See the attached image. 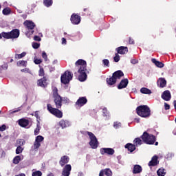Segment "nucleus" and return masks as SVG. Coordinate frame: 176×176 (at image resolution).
Here are the masks:
<instances>
[{"label":"nucleus","instance_id":"42","mask_svg":"<svg viewBox=\"0 0 176 176\" xmlns=\"http://www.w3.org/2000/svg\"><path fill=\"white\" fill-rule=\"evenodd\" d=\"M32 176H42V172L41 170L33 172Z\"/></svg>","mask_w":176,"mask_h":176},{"label":"nucleus","instance_id":"44","mask_svg":"<svg viewBox=\"0 0 176 176\" xmlns=\"http://www.w3.org/2000/svg\"><path fill=\"white\" fill-rule=\"evenodd\" d=\"M34 64H36V65L41 64L42 63V60L41 59H38L36 58H34Z\"/></svg>","mask_w":176,"mask_h":176},{"label":"nucleus","instance_id":"10","mask_svg":"<svg viewBox=\"0 0 176 176\" xmlns=\"http://www.w3.org/2000/svg\"><path fill=\"white\" fill-rule=\"evenodd\" d=\"M101 155H112L115 153V150L112 148H101L100 149Z\"/></svg>","mask_w":176,"mask_h":176},{"label":"nucleus","instance_id":"39","mask_svg":"<svg viewBox=\"0 0 176 176\" xmlns=\"http://www.w3.org/2000/svg\"><path fill=\"white\" fill-rule=\"evenodd\" d=\"M105 175L107 176H112V171L109 168H106L104 170H103Z\"/></svg>","mask_w":176,"mask_h":176},{"label":"nucleus","instance_id":"48","mask_svg":"<svg viewBox=\"0 0 176 176\" xmlns=\"http://www.w3.org/2000/svg\"><path fill=\"white\" fill-rule=\"evenodd\" d=\"M131 63L133 65L138 64V59H131Z\"/></svg>","mask_w":176,"mask_h":176},{"label":"nucleus","instance_id":"30","mask_svg":"<svg viewBox=\"0 0 176 176\" xmlns=\"http://www.w3.org/2000/svg\"><path fill=\"white\" fill-rule=\"evenodd\" d=\"M140 92L142 94H152V91H151V89L146 87L141 88Z\"/></svg>","mask_w":176,"mask_h":176},{"label":"nucleus","instance_id":"57","mask_svg":"<svg viewBox=\"0 0 176 176\" xmlns=\"http://www.w3.org/2000/svg\"><path fill=\"white\" fill-rule=\"evenodd\" d=\"M19 111H20V109H16V110L11 111L10 113H12V114L16 113V112H19Z\"/></svg>","mask_w":176,"mask_h":176},{"label":"nucleus","instance_id":"32","mask_svg":"<svg viewBox=\"0 0 176 176\" xmlns=\"http://www.w3.org/2000/svg\"><path fill=\"white\" fill-rule=\"evenodd\" d=\"M2 13L4 16H8L12 13V10L9 7H7L3 10Z\"/></svg>","mask_w":176,"mask_h":176},{"label":"nucleus","instance_id":"52","mask_svg":"<svg viewBox=\"0 0 176 176\" xmlns=\"http://www.w3.org/2000/svg\"><path fill=\"white\" fill-rule=\"evenodd\" d=\"M120 126V122H114L113 124V126L116 127V129H118V127H119Z\"/></svg>","mask_w":176,"mask_h":176},{"label":"nucleus","instance_id":"60","mask_svg":"<svg viewBox=\"0 0 176 176\" xmlns=\"http://www.w3.org/2000/svg\"><path fill=\"white\" fill-rule=\"evenodd\" d=\"M47 176H54V174L50 173H49V174L47 175Z\"/></svg>","mask_w":176,"mask_h":176},{"label":"nucleus","instance_id":"63","mask_svg":"<svg viewBox=\"0 0 176 176\" xmlns=\"http://www.w3.org/2000/svg\"><path fill=\"white\" fill-rule=\"evenodd\" d=\"M153 37L154 38V39L156 38V35H153Z\"/></svg>","mask_w":176,"mask_h":176},{"label":"nucleus","instance_id":"25","mask_svg":"<svg viewBox=\"0 0 176 176\" xmlns=\"http://www.w3.org/2000/svg\"><path fill=\"white\" fill-rule=\"evenodd\" d=\"M125 148L126 149H128L129 152H134V151L135 150V144H133L131 143H128L125 145Z\"/></svg>","mask_w":176,"mask_h":176},{"label":"nucleus","instance_id":"29","mask_svg":"<svg viewBox=\"0 0 176 176\" xmlns=\"http://www.w3.org/2000/svg\"><path fill=\"white\" fill-rule=\"evenodd\" d=\"M25 56H27V52H22L21 54H14V58L16 60H20V58H23L24 57H25Z\"/></svg>","mask_w":176,"mask_h":176},{"label":"nucleus","instance_id":"24","mask_svg":"<svg viewBox=\"0 0 176 176\" xmlns=\"http://www.w3.org/2000/svg\"><path fill=\"white\" fill-rule=\"evenodd\" d=\"M17 142H19V146L16 149V154L20 155V153H23V147H21V146L24 145V144L23 143V142H21V140L17 141Z\"/></svg>","mask_w":176,"mask_h":176},{"label":"nucleus","instance_id":"58","mask_svg":"<svg viewBox=\"0 0 176 176\" xmlns=\"http://www.w3.org/2000/svg\"><path fill=\"white\" fill-rule=\"evenodd\" d=\"M35 8H36V5L32 4V9H35Z\"/></svg>","mask_w":176,"mask_h":176},{"label":"nucleus","instance_id":"55","mask_svg":"<svg viewBox=\"0 0 176 176\" xmlns=\"http://www.w3.org/2000/svg\"><path fill=\"white\" fill-rule=\"evenodd\" d=\"M35 117L36 118V119H39V113H38V111L35 112Z\"/></svg>","mask_w":176,"mask_h":176},{"label":"nucleus","instance_id":"27","mask_svg":"<svg viewBox=\"0 0 176 176\" xmlns=\"http://www.w3.org/2000/svg\"><path fill=\"white\" fill-rule=\"evenodd\" d=\"M152 63H153V64H155V65H156V67H157L158 68H163V67H164V63L157 60L155 58H153L151 60Z\"/></svg>","mask_w":176,"mask_h":176},{"label":"nucleus","instance_id":"11","mask_svg":"<svg viewBox=\"0 0 176 176\" xmlns=\"http://www.w3.org/2000/svg\"><path fill=\"white\" fill-rule=\"evenodd\" d=\"M43 140H45L43 136L38 135L34 142V149H38V148L41 146V142H42Z\"/></svg>","mask_w":176,"mask_h":176},{"label":"nucleus","instance_id":"1","mask_svg":"<svg viewBox=\"0 0 176 176\" xmlns=\"http://www.w3.org/2000/svg\"><path fill=\"white\" fill-rule=\"evenodd\" d=\"M76 67H78V73L79 74L78 79L80 82H85L87 79V63L83 59H78L75 63Z\"/></svg>","mask_w":176,"mask_h":176},{"label":"nucleus","instance_id":"35","mask_svg":"<svg viewBox=\"0 0 176 176\" xmlns=\"http://www.w3.org/2000/svg\"><path fill=\"white\" fill-rule=\"evenodd\" d=\"M39 124H41V122L38 121L36 128L34 130V135H38V134H39V131L41 130V126H39Z\"/></svg>","mask_w":176,"mask_h":176},{"label":"nucleus","instance_id":"13","mask_svg":"<svg viewBox=\"0 0 176 176\" xmlns=\"http://www.w3.org/2000/svg\"><path fill=\"white\" fill-rule=\"evenodd\" d=\"M127 85H129V79H122L118 85V89L119 90H122V89H126V87H127Z\"/></svg>","mask_w":176,"mask_h":176},{"label":"nucleus","instance_id":"3","mask_svg":"<svg viewBox=\"0 0 176 176\" xmlns=\"http://www.w3.org/2000/svg\"><path fill=\"white\" fill-rule=\"evenodd\" d=\"M140 138H142L143 142L147 144V145H153V144H155V146L159 145V142H156V136L153 134H149L146 131L143 133Z\"/></svg>","mask_w":176,"mask_h":176},{"label":"nucleus","instance_id":"54","mask_svg":"<svg viewBox=\"0 0 176 176\" xmlns=\"http://www.w3.org/2000/svg\"><path fill=\"white\" fill-rule=\"evenodd\" d=\"M62 43L63 45L67 43V39H65V38H62Z\"/></svg>","mask_w":176,"mask_h":176},{"label":"nucleus","instance_id":"50","mask_svg":"<svg viewBox=\"0 0 176 176\" xmlns=\"http://www.w3.org/2000/svg\"><path fill=\"white\" fill-rule=\"evenodd\" d=\"M6 130V125L3 124L1 126H0V131H5Z\"/></svg>","mask_w":176,"mask_h":176},{"label":"nucleus","instance_id":"2","mask_svg":"<svg viewBox=\"0 0 176 176\" xmlns=\"http://www.w3.org/2000/svg\"><path fill=\"white\" fill-rule=\"evenodd\" d=\"M52 97L54 98V102L55 104L56 108H61L63 104H68L69 100L65 97L63 98L60 94H58V89L54 87L52 88Z\"/></svg>","mask_w":176,"mask_h":176},{"label":"nucleus","instance_id":"49","mask_svg":"<svg viewBox=\"0 0 176 176\" xmlns=\"http://www.w3.org/2000/svg\"><path fill=\"white\" fill-rule=\"evenodd\" d=\"M102 112H103V115H104V116H107L108 115V110L107 109V108H104L102 109Z\"/></svg>","mask_w":176,"mask_h":176},{"label":"nucleus","instance_id":"40","mask_svg":"<svg viewBox=\"0 0 176 176\" xmlns=\"http://www.w3.org/2000/svg\"><path fill=\"white\" fill-rule=\"evenodd\" d=\"M113 61H115V63H119V61H120V56H119V54H116L115 56L113 57Z\"/></svg>","mask_w":176,"mask_h":176},{"label":"nucleus","instance_id":"38","mask_svg":"<svg viewBox=\"0 0 176 176\" xmlns=\"http://www.w3.org/2000/svg\"><path fill=\"white\" fill-rule=\"evenodd\" d=\"M102 63L104 67H106L107 68L109 67V60H108V59H103L102 60Z\"/></svg>","mask_w":176,"mask_h":176},{"label":"nucleus","instance_id":"62","mask_svg":"<svg viewBox=\"0 0 176 176\" xmlns=\"http://www.w3.org/2000/svg\"><path fill=\"white\" fill-rule=\"evenodd\" d=\"M87 10H89V8H85L84 9V12H87Z\"/></svg>","mask_w":176,"mask_h":176},{"label":"nucleus","instance_id":"9","mask_svg":"<svg viewBox=\"0 0 176 176\" xmlns=\"http://www.w3.org/2000/svg\"><path fill=\"white\" fill-rule=\"evenodd\" d=\"M86 104H87V98H86V96H84L80 97L76 102L75 105L79 107L80 108H82V107H83V105H86Z\"/></svg>","mask_w":176,"mask_h":176},{"label":"nucleus","instance_id":"17","mask_svg":"<svg viewBox=\"0 0 176 176\" xmlns=\"http://www.w3.org/2000/svg\"><path fill=\"white\" fill-rule=\"evenodd\" d=\"M157 159H159L157 155H154L148 164L149 167H155V166H157V164H159V160H157Z\"/></svg>","mask_w":176,"mask_h":176},{"label":"nucleus","instance_id":"47","mask_svg":"<svg viewBox=\"0 0 176 176\" xmlns=\"http://www.w3.org/2000/svg\"><path fill=\"white\" fill-rule=\"evenodd\" d=\"M164 109H165V111H168V109H170V104L165 102L164 103Z\"/></svg>","mask_w":176,"mask_h":176},{"label":"nucleus","instance_id":"56","mask_svg":"<svg viewBox=\"0 0 176 176\" xmlns=\"http://www.w3.org/2000/svg\"><path fill=\"white\" fill-rule=\"evenodd\" d=\"M99 176H104V170H100Z\"/></svg>","mask_w":176,"mask_h":176},{"label":"nucleus","instance_id":"59","mask_svg":"<svg viewBox=\"0 0 176 176\" xmlns=\"http://www.w3.org/2000/svg\"><path fill=\"white\" fill-rule=\"evenodd\" d=\"M173 134H174V135H176V128L173 131Z\"/></svg>","mask_w":176,"mask_h":176},{"label":"nucleus","instance_id":"19","mask_svg":"<svg viewBox=\"0 0 176 176\" xmlns=\"http://www.w3.org/2000/svg\"><path fill=\"white\" fill-rule=\"evenodd\" d=\"M157 85L158 87H160V89H163V87H166L167 85V81L164 78H160L157 81Z\"/></svg>","mask_w":176,"mask_h":176},{"label":"nucleus","instance_id":"8","mask_svg":"<svg viewBox=\"0 0 176 176\" xmlns=\"http://www.w3.org/2000/svg\"><path fill=\"white\" fill-rule=\"evenodd\" d=\"M72 80V74L71 72H65L60 77V82L63 85H68Z\"/></svg>","mask_w":176,"mask_h":176},{"label":"nucleus","instance_id":"45","mask_svg":"<svg viewBox=\"0 0 176 176\" xmlns=\"http://www.w3.org/2000/svg\"><path fill=\"white\" fill-rule=\"evenodd\" d=\"M42 57L45 61H47V54L45 52H42Z\"/></svg>","mask_w":176,"mask_h":176},{"label":"nucleus","instance_id":"14","mask_svg":"<svg viewBox=\"0 0 176 176\" xmlns=\"http://www.w3.org/2000/svg\"><path fill=\"white\" fill-rule=\"evenodd\" d=\"M69 162V157L68 155H63L61 157L59 164L61 166V167H64L65 164H67V163Z\"/></svg>","mask_w":176,"mask_h":176},{"label":"nucleus","instance_id":"21","mask_svg":"<svg viewBox=\"0 0 176 176\" xmlns=\"http://www.w3.org/2000/svg\"><path fill=\"white\" fill-rule=\"evenodd\" d=\"M112 76L116 80H118V79H121L122 77L124 76V74L123 72H122V70H118L113 73Z\"/></svg>","mask_w":176,"mask_h":176},{"label":"nucleus","instance_id":"31","mask_svg":"<svg viewBox=\"0 0 176 176\" xmlns=\"http://www.w3.org/2000/svg\"><path fill=\"white\" fill-rule=\"evenodd\" d=\"M133 143H134L135 146H138V145H142V140L140 138H136L133 140Z\"/></svg>","mask_w":176,"mask_h":176},{"label":"nucleus","instance_id":"43","mask_svg":"<svg viewBox=\"0 0 176 176\" xmlns=\"http://www.w3.org/2000/svg\"><path fill=\"white\" fill-rule=\"evenodd\" d=\"M41 46L40 43H32V47L33 49H39V47Z\"/></svg>","mask_w":176,"mask_h":176},{"label":"nucleus","instance_id":"26","mask_svg":"<svg viewBox=\"0 0 176 176\" xmlns=\"http://www.w3.org/2000/svg\"><path fill=\"white\" fill-rule=\"evenodd\" d=\"M142 172V167L140 165H135L133 166V174H140Z\"/></svg>","mask_w":176,"mask_h":176},{"label":"nucleus","instance_id":"33","mask_svg":"<svg viewBox=\"0 0 176 176\" xmlns=\"http://www.w3.org/2000/svg\"><path fill=\"white\" fill-rule=\"evenodd\" d=\"M21 162V156L16 155L13 159V163L14 164H19Z\"/></svg>","mask_w":176,"mask_h":176},{"label":"nucleus","instance_id":"41","mask_svg":"<svg viewBox=\"0 0 176 176\" xmlns=\"http://www.w3.org/2000/svg\"><path fill=\"white\" fill-rule=\"evenodd\" d=\"M38 75L39 76H45V69H43V67L40 68Z\"/></svg>","mask_w":176,"mask_h":176},{"label":"nucleus","instance_id":"37","mask_svg":"<svg viewBox=\"0 0 176 176\" xmlns=\"http://www.w3.org/2000/svg\"><path fill=\"white\" fill-rule=\"evenodd\" d=\"M157 174L158 176H164V175H166V173H164V169H162V168H160L157 171Z\"/></svg>","mask_w":176,"mask_h":176},{"label":"nucleus","instance_id":"6","mask_svg":"<svg viewBox=\"0 0 176 176\" xmlns=\"http://www.w3.org/2000/svg\"><path fill=\"white\" fill-rule=\"evenodd\" d=\"M47 109L50 113L54 115V116H56V118H58V119H61V118L63 116V111L60 110L61 108H54L50 104H47Z\"/></svg>","mask_w":176,"mask_h":176},{"label":"nucleus","instance_id":"23","mask_svg":"<svg viewBox=\"0 0 176 176\" xmlns=\"http://www.w3.org/2000/svg\"><path fill=\"white\" fill-rule=\"evenodd\" d=\"M106 81L109 86H113V85H115L117 82L116 79L114 78L113 76L110 78H107Z\"/></svg>","mask_w":176,"mask_h":176},{"label":"nucleus","instance_id":"36","mask_svg":"<svg viewBox=\"0 0 176 176\" xmlns=\"http://www.w3.org/2000/svg\"><path fill=\"white\" fill-rule=\"evenodd\" d=\"M18 67H20L22 65V67H27V61L26 60H19L17 63Z\"/></svg>","mask_w":176,"mask_h":176},{"label":"nucleus","instance_id":"7","mask_svg":"<svg viewBox=\"0 0 176 176\" xmlns=\"http://www.w3.org/2000/svg\"><path fill=\"white\" fill-rule=\"evenodd\" d=\"M87 134H88L90 142L89 145L92 149H97L98 148V140H97V137H96V135H94L93 133L87 131Z\"/></svg>","mask_w":176,"mask_h":176},{"label":"nucleus","instance_id":"15","mask_svg":"<svg viewBox=\"0 0 176 176\" xmlns=\"http://www.w3.org/2000/svg\"><path fill=\"white\" fill-rule=\"evenodd\" d=\"M38 86L40 87H47V78L46 77L42 78L37 81Z\"/></svg>","mask_w":176,"mask_h":176},{"label":"nucleus","instance_id":"61","mask_svg":"<svg viewBox=\"0 0 176 176\" xmlns=\"http://www.w3.org/2000/svg\"><path fill=\"white\" fill-rule=\"evenodd\" d=\"M57 63H58L57 60H55L53 61V64H57Z\"/></svg>","mask_w":176,"mask_h":176},{"label":"nucleus","instance_id":"18","mask_svg":"<svg viewBox=\"0 0 176 176\" xmlns=\"http://www.w3.org/2000/svg\"><path fill=\"white\" fill-rule=\"evenodd\" d=\"M117 54H126L129 53V48L124 46H120L116 48Z\"/></svg>","mask_w":176,"mask_h":176},{"label":"nucleus","instance_id":"28","mask_svg":"<svg viewBox=\"0 0 176 176\" xmlns=\"http://www.w3.org/2000/svg\"><path fill=\"white\" fill-rule=\"evenodd\" d=\"M59 124H60V127H62V129H65V127H67V126H68V124H69V122H68V120H61L59 122Z\"/></svg>","mask_w":176,"mask_h":176},{"label":"nucleus","instance_id":"46","mask_svg":"<svg viewBox=\"0 0 176 176\" xmlns=\"http://www.w3.org/2000/svg\"><path fill=\"white\" fill-rule=\"evenodd\" d=\"M34 41H36V42H41V41H42V38H41L39 36H34Z\"/></svg>","mask_w":176,"mask_h":176},{"label":"nucleus","instance_id":"51","mask_svg":"<svg viewBox=\"0 0 176 176\" xmlns=\"http://www.w3.org/2000/svg\"><path fill=\"white\" fill-rule=\"evenodd\" d=\"M129 45H134V39L131 38V37H129Z\"/></svg>","mask_w":176,"mask_h":176},{"label":"nucleus","instance_id":"34","mask_svg":"<svg viewBox=\"0 0 176 176\" xmlns=\"http://www.w3.org/2000/svg\"><path fill=\"white\" fill-rule=\"evenodd\" d=\"M43 4L47 8H50L53 5V0H43Z\"/></svg>","mask_w":176,"mask_h":176},{"label":"nucleus","instance_id":"22","mask_svg":"<svg viewBox=\"0 0 176 176\" xmlns=\"http://www.w3.org/2000/svg\"><path fill=\"white\" fill-rule=\"evenodd\" d=\"M23 25H25L28 30H34V28H35V23L31 21H25L23 23Z\"/></svg>","mask_w":176,"mask_h":176},{"label":"nucleus","instance_id":"5","mask_svg":"<svg viewBox=\"0 0 176 176\" xmlns=\"http://www.w3.org/2000/svg\"><path fill=\"white\" fill-rule=\"evenodd\" d=\"M136 113L141 118H149L151 116V109L148 105H140L136 108Z\"/></svg>","mask_w":176,"mask_h":176},{"label":"nucleus","instance_id":"20","mask_svg":"<svg viewBox=\"0 0 176 176\" xmlns=\"http://www.w3.org/2000/svg\"><path fill=\"white\" fill-rule=\"evenodd\" d=\"M162 98L164 101H170L171 100V93H170V91H164L162 94Z\"/></svg>","mask_w":176,"mask_h":176},{"label":"nucleus","instance_id":"4","mask_svg":"<svg viewBox=\"0 0 176 176\" xmlns=\"http://www.w3.org/2000/svg\"><path fill=\"white\" fill-rule=\"evenodd\" d=\"M20 36V30L19 29H13L11 32H3L0 34V39H16Z\"/></svg>","mask_w":176,"mask_h":176},{"label":"nucleus","instance_id":"16","mask_svg":"<svg viewBox=\"0 0 176 176\" xmlns=\"http://www.w3.org/2000/svg\"><path fill=\"white\" fill-rule=\"evenodd\" d=\"M18 124L21 127H28V126L30 125V120L25 119V118H21L18 120Z\"/></svg>","mask_w":176,"mask_h":176},{"label":"nucleus","instance_id":"12","mask_svg":"<svg viewBox=\"0 0 176 176\" xmlns=\"http://www.w3.org/2000/svg\"><path fill=\"white\" fill-rule=\"evenodd\" d=\"M80 16L77 14H72L71 16L70 20L72 21V24L78 25L80 23Z\"/></svg>","mask_w":176,"mask_h":176},{"label":"nucleus","instance_id":"64","mask_svg":"<svg viewBox=\"0 0 176 176\" xmlns=\"http://www.w3.org/2000/svg\"><path fill=\"white\" fill-rule=\"evenodd\" d=\"M14 60L13 59H11L10 63H13Z\"/></svg>","mask_w":176,"mask_h":176},{"label":"nucleus","instance_id":"53","mask_svg":"<svg viewBox=\"0 0 176 176\" xmlns=\"http://www.w3.org/2000/svg\"><path fill=\"white\" fill-rule=\"evenodd\" d=\"M21 72H28V71H30V69L25 68L21 69Z\"/></svg>","mask_w":176,"mask_h":176}]
</instances>
